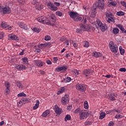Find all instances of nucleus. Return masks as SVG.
I'll list each match as a JSON object with an SVG mask.
<instances>
[{"instance_id":"1","label":"nucleus","mask_w":126,"mask_h":126,"mask_svg":"<svg viewBox=\"0 0 126 126\" xmlns=\"http://www.w3.org/2000/svg\"><path fill=\"white\" fill-rule=\"evenodd\" d=\"M95 30V28L94 27L91 26V25H86L85 24H80V28L77 29L76 30L77 33H80L82 31H88V32H90L91 31H94Z\"/></svg>"},{"instance_id":"2","label":"nucleus","mask_w":126,"mask_h":126,"mask_svg":"<svg viewBox=\"0 0 126 126\" xmlns=\"http://www.w3.org/2000/svg\"><path fill=\"white\" fill-rule=\"evenodd\" d=\"M0 12L2 14H9L11 12V10L7 6H0Z\"/></svg>"},{"instance_id":"3","label":"nucleus","mask_w":126,"mask_h":126,"mask_svg":"<svg viewBox=\"0 0 126 126\" xmlns=\"http://www.w3.org/2000/svg\"><path fill=\"white\" fill-rule=\"evenodd\" d=\"M37 21L42 23L43 24H47V25H50L49 23V19L46 16H41L37 18Z\"/></svg>"},{"instance_id":"4","label":"nucleus","mask_w":126,"mask_h":126,"mask_svg":"<svg viewBox=\"0 0 126 126\" xmlns=\"http://www.w3.org/2000/svg\"><path fill=\"white\" fill-rule=\"evenodd\" d=\"M109 47L112 53H114V54L118 53L119 49L118 48L117 45L114 44V42L110 41L109 44Z\"/></svg>"},{"instance_id":"5","label":"nucleus","mask_w":126,"mask_h":126,"mask_svg":"<svg viewBox=\"0 0 126 126\" xmlns=\"http://www.w3.org/2000/svg\"><path fill=\"white\" fill-rule=\"evenodd\" d=\"M76 88L81 92H84L86 90V86L82 84H78L76 85Z\"/></svg>"},{"instance_id":"6","label":"nucleus","mask_w":126,"mask_h":126,"mask_svg":"<svg viewBox=\"0 0 126 126\" xmlns=\"http://www.w3.org/2000/svg\"><path fill=\"white\" fill-rule=\"evenodd\" d=\"M56 16L55 14H52L50 15V21H48V23L51 26H55L56 25Z\"/></svg>"},{"instance_id":"7","label":"nucleus","mask_w":126,"mask_h":126,"mask_svg":"<svg viewBox=\"0 0 126 126\" xmlns=\"http://www.w3.org/2000/svg\"><path fill=\"white\" fill-rule=\"evenodd\" d=\"M47 6L49 9L52 10L53 11H57V10L58 9V7L55 6V5L51 2H48L47 3Z\"/></svg>"},{"instance_id":"8","label":"nucleus","mask_w":126,"mask_h":126,"mask_svg":"<svg viewBox=\"0 0 126 126\" xmlns=\"http://www.w3.org/2000/svg\"><path fill=\"white\" fill-rule=\"evenodd\" d=\"M67 68H68L67 65L58 67L56 68L55 71H58V72H61V71H63V72H64V71H66Z\"/></svg>"},{"instance_id":"9","label":"nucleus","mask_w":126,"mask_h":126,"mask_svg":"<svg viewBox=\"0 0 126 126\" xmlns=\"http://www.w3.org/2000/svg\"><path fill=\"white\" fill-rule=\"evenodd\" d=\"M69 101V97L68 95L65 94L64 96L62 97L61 102L63 104V105H66L67 103Z\"/></svg>"},{"instance_id":"10","label":"nucleus","mask_w":126,"mask_h":126,"mask_svg":"<svg viewBox=\"0 0 126 126\" xmlns=\"http://www.w3.org/2000/svg\"><path fill=\"white\" fill-rule=\"evenodd\" d=\"M80 116V120L81 121L82 120H84L85 119H86L87 117H88V113L87 112L82 111L81 113L79 114Z\"/></svg>"},{"instance_id":"11","label":"nucleus","mask_w":126,"mask_h":126,"mask_svg":"<svg viewBox=\"0 0 126 126\" xmlns=\"http://www.w3.org/2000/svg\"><path fill=\"white\" fill-rule=\"evenodd\" d=\"M69 15L71 18H72L73 20L75 21L78 14L75 12L69 11L68 12Z\"/></svg>"},{"instance_id":"12","label":"nucleus","mask_w":126,"mask_h":126,"mask_svg":"<svg viewBox=\"0 0 126 126\" xmlns=\"http://www.w3.org/2000/svg\"><path fill=\"white\" fill-rule=\"evenodd\" d=\"M34 63L36 66H38V67H42L43 65H45V63L41 62V60L34 61Z\"/></svg>"},{"instance_id":"13","label":"nucleus","mask_w":126,"mask_h":126,"mask_svg":"<svg viewBox=\"0 0 126 126\" xmlns=\"http://www.w3.org/2000/svg\"><path fill=\"white\" fill-rule=\"evenodd\" d=\"M1 27H2V28H7V30H11L12 29V27H9L8 25L6 24V23H5V22H2L1 24Z\"/></svg>"},{"instance_id":"14","label":"nucleus","mask_w":126,"mask_h":126,"mask_svg":"<svg viewBox=\"0 0 126 126\" xmlns=\"http://www.w3.org/2000/svg\"><path fill=\"white\" fill-rule=\"evenodd\" d=\"M91 73H92V70L90 69H85L83 72V74H84V75H86L87 77L91 75Z\"/></svg>"},{"instance_id":"15","label":"nucleus","mask_w":126,"mask_h":126,"mask_svg":"<svg viewBox=\"0 0 126 126\" xmlns=\"http://www.w3.org/2000/svg\"><path fill=\"white\" fill-rule=\"evenodd\" d=\"M51 46V43L46 42L44 44H41L39 45H38V48L39 49H43V48H46V47H50Z\"/></svg>"},{"instance_id":"16","label":"nucleus","mask_w":126,"mask_h":126,"mask_svg":"<svg viewBox=\"0 0 126 126\" xmlns=\"http://www.w3.org/2000/svg\"><path fill=\"white\" fill-rule=\"evenodd\" d=\"M8 40H14L15 41H18L19 38L16 35H13L12 34H9Z\"/></svg>"},{"instance_id":"17","label":"nucleus","mask_w":126,"mask_h":126,"mask_svg":"<svg viewBox=\"0 0 126 126\" xmlns=\"http://www.w3.org/2000/svg\"><path fill=\"white\" fill-rule=\"evenodd\" d=\"M54 111L57 115H61L62 114V109L60 108L57 105L55 106Z\"/></svg>"},{"instance_id":"18","label":"nucleus","mask_w":126,"mask_h":126,"mask_svg":"<svg viewBox=\"0 0 126 126\" xmlns=\"http://www.w3.org/2000/svg\"><path fill=\"white\" fill-rule=\"evenodd\" d=\"M19 27L22 28V29H24V30H27L28 29V27H27V25L24 24L23 22H20L19 24Z\"/></svg>"},{"instance_id":"19","label":"nucleus","mask_w":126,"mask_h":126,"mask_svg":"<svg viewBox=\"0 0 126 126\" xmlns=\"http://www.w3.org/2000/svg\"><path fill=\"white\" fill-rule=\"evenodd\" d=\"M108 100L110 101H116V95L113 94H108Z\"/></svg>"},{"instance_id":"20","label":"nucleus","mask_w":126,"mask_h":126,"mask_svg":"<svg viewBox=\"0 0 126 126\" xmlns=\"http://www.w3.org/2000/svg\"><path fill=\"white\" fill-rule=\"evenodd\" d=\"M96 7L99 8V9H104V7L105 6V4L103 2H99L96 3Z\"/></svg>"},{"instance_id":"21","label":"nucleus","mask_w":126,"mask_h":126,"mask_svg":"<svg viewBox=\"0 0 126 126\" xmlns=\"http://www.w3.org/2000/svg\"><path fill=\"white\" fill-rule=\"evenodd\" d=\"M93 57H95V58H99L100 57H102V53L100 52H94L93 53Z\"/></svg>"},{"instance_id":"22","label":"nucleus","mask_w":126,"mask_h":126,"mask_svg":"<svg viewBox=\"0 0 126 126\" xmlns=\"http://www.w3.org/2000/svg\"><path fill=\"white\" fill-rule=\"evenodd\" d=\"M105 15L107 18H111V19L114 18V15L110 12H106Z\"/></svg>"},{"instance_id":"23","label":"nucleus","mask_w":126,"mask_h":126,"mask_svg":"<svg viewBox=\"0 0 126 126\" xmlns=\"http://www.w3.org/2000/svg\"><path fill=\"white\" fill-rule=\"evenodd\" d=\"M39 105H40V101L39 100H36L35 106L33 107V110H37L39 108Z\"/></svg>"},{"instance_id":"24","label":"nucleus","mask_w":126,"mask_h":126,"mask_svg":"<svg viewBox=\"0 0 126 126\" xmlns=\"http://www.w3.org/2000/svg\"><path fill=\"white\" fill-rule=\"evenodd\" d=\"M70 81H71V78L68 77L62 80V82H64L65 83H67V82H69Z\"/></svg>"},{"instance_id":"25","label":"nucleus","mask_w":126,"mask_h":126,"mask_svg":"<svg viewBox=\"0 0 126 126\" xmlns=\"http://www.w3.org/2000/svg\"><path fill=\"white\" fill-rule=\"evenodd\" d=\"M108 2L109 3V4H111V5H112V6L115 7L118 3H117V1H113V0H110Z\"/></svg>"},{"instance_id":"26","label":"nucleus","mask_w":126,"mask_h":126,"mask_svg":"<svg viewBox=\"0 0 126 126\" xmlns=\"http://www.w3.org/2000/svg\"><path fill=\"white\" fill-rule=\"evenodd\" d=\"M49 114H50V111L48 110H47L42 113V117H43V118H46V117L48 116Z\"/></svg>"},{"instance_id":"27","label":"nucleus","mask_w":126,"mask_h":126,"mask_svg":"<svg viewBox=\"0 0 126 126\" xmlns=\"http://www.w3.org/2000/svg\"><path fill=\"white\" fill-rule=\"evenodd\" d=\"M125 14H126V13L122 11H118L116 13V15H117V16H125Z\"/></svg>"},{"instance_id":"28","label":"nucleus","mask_w":126,"mask_h":126,"mask_svg":"<svg viewBox=\"0 0 126 126\" xmlns=\"http://www.w3.org/2000/svg\"><path fill=\"white\" fill-rule=\"evenodd\" d=\"M65 91V87H63L61 88V89L58 92L57 94L59 95L61 93H63Z\"/></svg>"},{"instance_id":"29","label":"nucleus","mask_w":126,"mask_h":126,"mask_svg":"<svg viewBox=\"0 0 126 126\" xmlns=\"http://www.w3.org/2000/svg\"><path fill=\"white\" fill-rule=\"evenodd\" d=\"M105 116H106V113H105L104 112H101L100 114V116H99L100 120H103V119L105 118Z\"/></svg>"},{"instance_id":"30","label":"nucleus","mask_w":126,"mask_h":126,"mask_svg":"<svg viewBox=\"0 0 126 126\" xmlns=\"http://www.w3.org/2000/svg\"><path fill=\"white\" fill-rule=\"evenodd\" d=\"M84 19V18L79 17L78 15L77 16V18H76V20H75V21H83V20Z\"/></svg>"},{"instance_id":"31","label":"nucleus","mask_w":126,"mask_h":126,"mask_svg":"<svg viewBox=\"0 0 126 126\" xmlns=\"http://www.w3.org/2000/svg\"><path fill=\"white\" fill-rule=\"evenodd\" d=\"M119 29H118L117 28L113 29V33L115 35H117V34H118L119 33Z\"/></svg>"},{"instance_id":"32","label":"nucleus","mask_w":126,"mask_h":126,"mask_svg":"<svg viewBox=\"0 0 126 126\" xmlns=\"http://www.w3.org/2000/svg\"><path fill=\"white\" fill-rule=\"evenodd\" d=\"M16 85H17V86L19 87V88H23V85H22V84L20 83V81H17Z\"/></svg>"},{"instance_id":"33","label":"nucleus","mask_w":126,"mask_h":126,"mask_svg":"<svg viewBox=\"0 0 126 126\" xmlns=\"http://www.w3.org/2000/svg\"><path fill=\"white\" fill-rule=\"evenodd\" d=\"M56 14L58 16H59L60 17H62V16L63 15L62 12H61L60 11H57L56 12Z\"/></svg>"},{"instance_id":"34","label":"nucleus","mask_w":126,"mask_h":126,"mask_svg":"<svg viewBox=\"0 0 126 126\" xmlns=\"http://www.w3.org/2000/svg\"><path fill=\"white\" fill-rule=\"evenodd\" d=\"M15 67L18 70H22L21 65L16 64L15 66Z\"/></svg>"},{"instance_id":"35","label":"nucleus","mask_w":126,"mask_h":126,"mask_svg":"<svg viewBox=\"0 0 126 126\" xmlns=\"http://www.w3.org/2000/svg\"><path fill=\"white\" fill-rule=\"evenodd\" d=\"M106 26H105L104 25H102L99 27V28H100V30L102 31V32H105V31H106Z\"/></svg>"},{"instance_id":"36","label":"nucleus","mask_w":126,"mask_h":126,"mask_svg":"<svg viewBox=\"0 0 126 126\" xmlns=\"http://www.w3.org/2000/svg\"><path fill=\"white\" fill-rule=\"evenodd\" d=\"M23 100L24 101V104H26V103H29V102L31 101V99L30 98H23Z\"/></svg>"},{"instance_id":"37","label":"nucleus","mask_w":126,"mask_h":126,"mask_svg":"<svg viewBox=\"0 0 126 126\" xmlns=\"http://www.w3.org/2000/svg\"><path fill=\"white\" fill-rule=\"evenodd\" d=\"M27 95L24 94V93H21L17 94L18 97H26Z\"/></svg>"},{"instance_id":"38","label":"nucleus","mask_w":126,"mask_h":126,"mask_svg":"<svg viewBox=\"0 0 126 126\" xmlns=\"http://www.w3.org/2000/svg\"><path fill=\"white\" fill-rule=\"evenodd\" d=\"M119 50H120L121 55L125 54V49H123V47H122V46H120L119 47Z\"/></svg>"},{"instance_id":"39","label":"nucleus","mask_w":126,"mask_h":126,"mask_svg":"<svg viewBox=\"0 0 126 126\" xmlns=\"http://www.w3.org/2000/svg\"><path fill=\"white\" fill-rule=\"evenodd\" d=\"M23 104H24V102L23 99H21L19 102L18 103V105L19 106V107H21V106H22V105H23Z\"/></svg>"},{"instance_id":"40","label":"nucleus","mask_w":126,"mask_h":126,"mask_svg":"<svg viewBox=\"0 0 126 126\" xmlns=\"http://www.w3.org/2000/svg\"><path fill=\"white\" fill-rule=\"evenodd\" d=\"M35 8L38 9V10H40V9H43V5H36L35 6Z\"/></svg>"},{"instance_id":"41","label":"nucleus","mask_w":126,"mask_h":126,"mask_svg":"<svg viewBox=\"0 0 126 126\" xmlns=\"http://www.w3.org/2000/svg\"><path fill=\"white\" fill-rule=\"evenodd\" d=\"M96 23H97L98 26H99V27H100V26L103 25L102 22L100 21V20H99V19L96 20Z\"/></svg>"},{"instance_id":"42","label":"nucleus","mask_w":126,"mask_h":126,"mask_svg":"<svg viewBox=\"0 0 126 126\" xmlns=\"http://www.w3.org/2000/svg\"><path fill=\"white\" fill-rule=\"evenodd\" d=\"M70 118H71L70 115L68 114L66 115L64 119L65 122H66L67 121H70Z\"/></svg>"},{"instance_id":"43","label":"nucleus","mask_w":126,"mask_h":126,"mask_svg":"<svg viewBox=\"0 0 126 126\" xmlns=\"http://www.w3.org/2000/svg\"><path fill=\"white\" fill-rule=\"evenodd\" d=\"M84 106L85 109H88L89 106L88 105V102H87V101H85L84 103Z\"/></svg>"},{"instance_id":"44","label":"nucleus","mask_w":126,"mask_h":126,"mask_svg":"<svg viewBox=\"0 0 126 126\" xmlns=\"http://www.w3.org/2000/svg\"><path fill=\"white\" fill-rule=\"evenodd\" d=\"M84 47L85 48H88L89 47V42L88 41H84Z\"/></svg>"},{"instance_id":"45","label":"nucleus","mask_w":126,"mask_h":126,"mask_svg":"<svg viewBox=\"0 0 126 126\" xmlns=\"http://www.w3.org/2000/svg\"><path fill=\"white\" fill-rule=\"evenodd\" d=\"M107 21L108 23H111V22H115V20H114V18H108V19L107 20Z\"/></svg>"},{"instance_id":"46","label":"nucleus","mask_w":126,"mask_h":126,"mask_svg":"<svg viewBox=\"0 0 126 126\" xmlns=\"http://www.w3.org/2000/svg\"><path fill=\"white\" fill-rule=\"evenodd\" d=\"M81 112H82V111H81L80 110V109L79 108H77L74 112V114H78V113H79V114H80L81 113Z\"/></svg>"},{"instance_id":"47","label":"nucleus","mask_w":126,"mask_h":126,"mask_svg":"<svg viewBox=\"0 0 126 126\" xmlns=\"http://www.w3.org/2000/svg\"><path fill=\"white\" fill-rule=\"evenodd\" d=\"M5 87H6V89H10V85H9V83L5 82Z\"/></svg>"},{"instance_id":"48","label":"nucleus","mask_w":126,"mask_h":126,"mask_svg":"<svg viewBox=\"0 0 126 126\" xmlns=\"http://www.w3.org/2000/svg\"><path fill=\"white\" fill-rule=\"evenodd\" d=\"M85 126H91L92 125V122L91 121H87L85 122Z\"/></svg>"},{"instance_id":"49","label":"nucleus","mask_w":126,"mask_h":126,"mask_svg":"<svg viewBox=\"0 0 126 126\" xmlns=\"http://www.w3.org/2000/svg\"><path fill=\"white\" fill-rule=\"evenodd\" d=\"M33 31L36 33H39L40 31V29L38 28H34Z\"/></svg>"},{"instance_id":"50","label":"nucleus","mask_w":126,"mask_h":126,"mask_svg":"<svg viewBox=\"0 0 126 126\" xmlns=\"http://www.w3.org/2000/svg\"><path fill=\"white\" fill-rule=\"evenodd\" d=\"M22 61L24 62V63H28V58L24 57L22 58Z\"/></svg>"},{"instance_id":"51","label":"nucleus","mask_w":126,"mask_h":126,"mask_svg":"<svg viewBox=\"0 0 126 126\" xmlns=\"http://www.w3.org/2000/svg\"><path fill=\"white\" fill-rule=\"evenodd\" d=\"M3 37H4V32H1L0 33V39H3Z\"/></svg>"},{"instance_id":"52","label":"nucleus","mask_w":126,"mask_h":126,"mask_svg":"<svg viewBox=\"0 0 126 126\" xmlns=\"http://www.w3.org/2000/svg\"><path fill=\"white\" fill-rule=\"evenodd\" d=\"M10 93V89H5V95H8Z\"/></svg>"},{"instance_id":"53","label":"nucleus","mask_w":126,"mask_h":126,"mask_svg":"<svg viewBox=\"0 0 126 126\" xmlns=\"http://www.w3.org/2000/svg\"><path fill=\"white\" fill-rule=\"evenodd\" d=\"M123 116L122 115H116L115 116V119H122Z\"/></svg>"},{"instance_id":"54","label":"nucleus","mask_w":126,"mask_h":126,"mask_svg":"<svg viewBox=\"0 0 126 126\" xmlns=\"http://www.w3.org/2000/svg\"><path fill=\"white\" fill-rule=\"evenodd\" d=\"M44 40H45V41H50V40H51V36L49 35L45 36Z\"/></svg>"},{"instance_id":"55","label":"nucleus","mask_w":126,"mask_h":126,"mask_svg":"<svg viewBox=\"0 0 126 126\" xmlns=\"http://www.w3.org/2000/svg\"><path fill=\"white\" fill-rule=\"evenodd\" d=\"M95 16H96V12H95V11L92 12L91 14V17L94 18V17H95Z\"/></svg>"},{"instance_id":"56","label":"nucleus","mask_w":126,"mask_h":126,"mask_svg":"<svg viewBox=\"0 0 126 126\" xmlns=\"http://www.w3.org/2000/svg\"><path fill=\"white\" fill-rule=\"evenodd\" d=\"M121 5L123 6H124V7L126 8V1H121Z\"/></svg>"},{"instance_id":"57","label":"nucleus","mask_w":126,"mask_h":126,"mask_svg":"<svg viewBox=\"0 0 126 126\" xmlns=\"http://www.w3.org/2000/svg\"><path fill=\"white\" fill-rule=\"evenodd\" d=\"M119 70H120V71H121L122 72H126V68H121Z\"/></svg>"},{"instance_id":"58","label":"nucleus","mask_w":126,"mask_h":126,"mask_svg":"<svg viewBox=\"0 0 126 126\" xmlns=\"http://www.w3.org/2000/svg\"><path fill=\"white\" fill-rule=\"evenodd\" d=\"M108 126H115V123L114 122H113V121H111L109 122V123L108 124Z\"/></svg>"},{"instance_id":"59","label":"nucleus","mask_w":126,"mask_h":126,"mask_svg":"<svg viewBox=\"0 0 126 126\" xmlns=\"http://www.w3.org/2000/svg\"><path fill=\"white\" fill-rule=\"evenodd\" d=\"M22 70H25V69H27V67L25 66V65H21Z\"/></svg>"},{"instance_id":"60","label":"nucleus","mask_w":126,"mask_h":126,"mask_svg":"<svg viewBox=\"0 0 126 126\" xmlns=\"http://www.w3.org/2000/svg\"><path fill=\"white\" fill-rule=\"evenodd\" d=\"M112 112H113V109L111 110H108V111H106V114L107 115H109V114H111V113H112Z\"/></svg>"},{"instance_id":"61","label":"nucleus","mask_w":126,"mask_h":126,"mask_svg":"<svg viewBox=\"0 0 126 126\" xmlns=\"http://www.w3.org/2000/svg\"><path fill=\"white\" fill-rule=\"evenodd\" d=\"M117 27L120 28V30H121L124 28V27H123V25L121 24L117 25Z\"/></svg>"},{"instance_id":"62","label":"nucleus","mask_w":126,"mask_h":126,"mask_svg":"<svg viewBox=\"0 0 126 126\" xmlns=\"http://www.w3.org/2000/svg\"><path fill=\"white\" fill-rule=\"evenodd\" d=\"M54 4L55 5H56V6H60V5H61V3H59L58 2H54Z\"/></svg>"},{"instance_id":"63","label":"nucleus","mask_w":126,"mask_h":126,"mask_svg":"<svg viewBox=\"0 0 126 126\" xmlns=\"http://www.w3.org/2000/svg\"><path fill=\"white\" fill-rule=\"evenodd\" d=\"M46 63H47V64H52V62H51L50 60H48L47 61H46Z\"/></svg>"},{"instance_id":"64","label":"nucleus","mask_w":126,"mask_h":126,"mask_svg":"<svg viewBox=\"0 0 126 126\" xmlns=\"http://www.w3.org/2000/svg\"><path fill=\"white\" fill-rule=\"evenodd\" d=\"M73 47L75 48V49H77V43H74L73 44Z\"/></svg>"}]
</instances>
